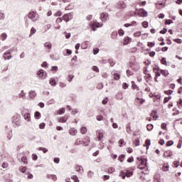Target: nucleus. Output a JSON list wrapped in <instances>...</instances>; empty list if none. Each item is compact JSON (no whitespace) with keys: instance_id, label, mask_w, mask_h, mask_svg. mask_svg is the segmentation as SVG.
I'll list each match as a JSON object with an SVG mask.
<instances>
[{"instance_id":"nucleus-53","label":"nucleus","mask_w":182,"mask_h":182,"mask_svg":"<svg viewBox=\"0 0 182 182\" xmlns=\"http://www.w3.org/2000/svg\"><path fill=\"white\" fill-rule=\"evenodd\" d=\"M155 45H156L155 42H149V43H148V46L149 48H153Z\"/></svg>"},{"instance_id":"nucleus-56","label":"nucleus","mask_w":182,"mask_h":182,"mask_svg":"<svg viewBox=\"0 0 182 182\" xmlns=\"http://www.w3.org/2000/svg\"><path fill=\"white\" fill-rule=\"evenodd\" d=\"M34 33H36V29L33 27L31 29V35H34Z\"/></svg>"},{"instance_id":"nucleus-14","label":"nucleus","mask_w":182,"mask_h":182,"mask_svg":"<svg viewBox=\"0 0 182 182\" xmlns=\"http://www.w3.org/2000/svg\"><path fill=\"white\" fill-rule=\"evenodd\" d=\"M156 8L157 9H161V8H164V6H166V3H161L160 1H158L156 4Z\"/></svg>"},{"instance_id":"nucleus-55","label":"nucleus","mask_w":182,"mask_h":182,"mask_svg":"<svg viewBox=\"0 0 182 182\" xmlns=\"http://www.w3.org/2000/svg\"><path fill=\"white\" fill-rule=\"evenodd\" d=\"M173 165L175 166L176 168L178 167V166H180V161H173Z\"/></svg>"},{"instance_id":"nucleus-11","label":"nucleus","mask_w":182,"mask_h":182,"mask_svg":"<svg viewBox=\"0 0 182 182\" xmlns=\"http://www.w3.org/2000/svg\"><path fill=\"white\" fill-rule=\"evenodd\" d=\"M13 123H15L16 126L19 125V115H15L13 117Z\"/></svg>"},{"instance_id":"nucleus-35","label":"nucleus","mask_w":182,"mask_h":182,"mask_svg":"<svg viewBox=\"0 0 182 182\" xmlns=\"http://www.w3.org/2000/svg\"><path fill=\"white\" fill-rule=\"evenodd\" d=\"M85 140L87 141H85L83 143L84 146H89L90 143V138H87Z\"/></svg>"},{"instance_id":"nucleus-62","label":"nucleus","mask_w":182,"mask_h":182,"mask_svg":"<svg viewBox=\"0 0 182 182\" xmlns=\"http://www.w3.org/2000/svg\"><path fill=\"white\" fill-rule=\"evenodd\" d=\"M127 76H132L133 75V72H132V70H127Z\"/></svg>"},{"instance_id":"nucleus-36","label":"nucleus","mask_w":182,"mask_h":182,"mask_svg":"<svg viewBox=\"0 0 182 182\" xmlns=\"http://www.w3.org/2000/svg\"><path fill=\"white\" fill-rule=\"evenodd\" d=\"M35 119H41V112H36L34 114Z\"/></svg>"},{"instance_id":"nucleus-52","label":"nucleus","mask_w":182,"mask_h":182,"mask_svg":"<svg viewBox=\"0 0 182 182\" xmlns=\"http://www.w3.org/2000/svg\"><path fill=\"white\" fill-rule=\"evenodd\" d=\"M142 26L143 28H147L149 26V22L147 21L142 22Z\"/></svg>"},{"instance_id":"nucleus-54","label":"nucleus","mask_w":182,"mask_h":182,"mask_svg":"<svg viewBox=\"0 0 182 182\" xmlns=\"http://www.w3.org/2000/svg\"><path fill=\"white\" fill-rule=\"evenodd\" d=\"M118 33L119 36H123V35H124V31H123L122 29H119Z\"/></svg>"},{"instance_id":"nucleus-60","label":"nucleus","mask_w":182,"mask_h":182,"mask_svg":"<svg viewBox=\"0 0 182 182\" xmlns=\"http://www.w3.org/2000/svg\"><path fill=\"white\" fill-rule=\"evenodd\" d=\"M171 97H165L164 100V103H167L168 100H171Z\"/></svg>"},{"instance_id":"nucleus-22","label":"nucleus","mask_w":182,"mask_h":182,"mask_svg":"<svg viewBox=\"0 0 182 182\" xmlns=\"http://www.w3.org/2000/svg\"><path fill=\"white\" fill-rule=\"evenodd\" d=\"M65 111L66 109L65 108H61L60 109L57 111L56 114H59V115L65 114Z\"/></svg>"},{"instance_id":"nucleus-26","label":"nucleus","mask_w":182,"mask_h":182,"mask_svg":"<svg viewBox=\"0 0 182 182\" xmlns=\"http://www.w3.org/2000/svg\"><path fill=\"white\" fill-rule=\"evenodd\" d=\"M80 144H83V141L80 139H77L75 142V146H80Z\"/></svg>"},{"instance_id":"nucleus-37","label":"nucleus","mask_w":182,"mask_h":182,"mask_svg":"<svg viewBox=\"0 0 182 182\" xmlns=\"http://www.w3.org/2000/svg\"><path fill=\"white\" fill-rule=\"evenodd\" d=\"M145 144H146L147 150H149V146H150V144H151V141H150V139H146L145 141Z\"/></svg>"},{"instance_id":"nucleus-40","label":"nucleus","mask_w":182,"mask_h":182,"mask_svg":"<svg viewBox=\"0 0 182 182\" xmlns=\"http://www.w3.org/2000/svg\"><path fill=\"white\" fill-rule=\"evenodd\" d=\"M124 157H126V156L124 154H122L119 156V161H121L122 163H123V161H124Z\"/></svg>"},{"instance_id":"nucleus-50","label":"nucleus","mask_w":182,"mask_h":182,"mask_svg":"<svg viewBox=\"0 0 182 182\" xmlns=\"http://www.w3.org/2000/svg\"><path fill=\"white\" fill-rule=\"evenodd\" d=\"M164 93H165V95H170L173 94V90H166V91H164Z\"/></svg>"},{"instance_id":"nucleus-5","label":"nucleus","mask_w":182,"mask_h":182,"mask_svg":"<svg viewBox=\"0 0 182 182\" xmlns=\"http://www.w3.org/2000/svg\"><path fill=\"white\" fill-rule=\"evenodd\" d=\"M100 18L102 22H106V21H107V19H109V14L104 12V13L101 14Z\"/></svg>"},{"instance_id":"nucleus-21","label":"nucleus","mask_w":182,"mask_h":182,"mask_svg":"<svg viewBox=\"0 0 182 182\" xmlns=\"http://www.w3.org/2000/svg\"><path fill=\"white\" fill-rule=\"evenodd\" d=\"M75 170H76V171H78V173H83V166H77L75 167Z\"/></svg>"},{"instance_id":"nucleus-58","label":"nucleus","mask_w":182,"mask_h":182,"mask_svg":"<svg viewBox=\"0 0 182 182\" xmlns=\"http://www.w3.org/2000/svg\"><path fill=\"white\" fill-rule=\"evenodd\" d=\"M79 113V109H75L72 111V114H77Z\"/></svg>"},{"instance_id":"nucleus-45","label":"nucleus","mask_w":182,"mask_h":182,"mask_svg":"<svg viewBox=\"0 0 182 182\" xmlns=\"http://www.w3.org/2000/svg\"><path fill=\"white\" fill-rule=\"evenodd\" d=\"M115 169L113 167H110L108 168V173L109 174H112V173H114Z\"/></svg>"},{"instance_id":"nucleus-3","label":"nucleus","mask_w":182,"mask_h":182,"mask_svg":"<svg viewBox=\"0 0 182 182\" xmlns=\"http://www.w3.org/2000/svg\"><path fill=\"white\" fill-rule=\"evenodd\" d=\"M63 21L65 22H69V21H71V19H73V14L69 13L66 14L63 16Z\"/></svg>"},{"instance_id":"nucleus-34","label":"nucleus","mask_w":182,"mask_h":182,"mask_svg":"<svg viewBox=\"0 0 182 182\" xmlns=\"http://www.w3.org/2000/svg\"><path fill=\"white\" fill-rule=\"evenodd\" d=\"M132 89H136L137 90H139V87H137V85H136V82H134V81L132 82Z\"/></svg>"},{"instance_id":"nucleus-8","label":"nucleus","mask_w":182,"mask_h":182,"mask_svg":"<svg viewBox=\"0 0 182 182\" xmlns=\"http://www.w3.org/2000/svg\"><path fill=\"white\" fill-rule=\"evenodd\" d=\"M117 8H119V9H124L126 8V3L123 1H119L117 4Z\"/></svg>"},{"instance_id":"nucleus-12","label":"nucleus","mask_w":182,"mask_h":182,"mask_svg":"<svg viewBox=\"0 0 182 182\" xmlns=\"http://www.w3.org/2000/svg\"><path fill=\"white\" fill-rule=\"evenodd\" d=\"M69 133H70V136H76L77 134V129H76L75 128H71L69 130Z\"/></svg>"},{"instance_id":"nucleus-16","label":"nucleus","mask_w":182,"mask_h":182,"mask_svg":"<svg viewBox=\"0 0 182 182\" xmlns=\"http://www.w3.org/2000/svg\"><path fill=\"white\" fill-rule=\"evenodd\" d=\"M173 156V151H166L164 153V157H171Z\"/></svg>"},{"instance_id":"nucleus-61","label":"nucleus","mask_w":182,"mask_h":182,"mask_svg":"<svg viewBox=\"0 0 182 182\" xmlns=\"http://www.w3.org/2000/svg\"><path fill=\"white\" fill-rule=\"evenodd\" d=\"M1 166H2L3 168H7L9 164L7 162H4Z\"/></svg>"},{"instance_id":"nucleus-23","label":"nucleus","mask_w":182,"mask_h":182,"mask_svg":"<svg viewBox=\"0 0 182 182\" xmlns=\"http://www.w3.org/2000/svg\"><path fill=\"white\" fill-rule=\"evenodd\" d=\"M44 48H47V49H52V43L50 42H46L44 43Z\"/></svg>"},{"instance_id":"nucleus-15","label":"nucleus","mask_w":182,"mask_h":182,"mask_svg":"<svg viewBox=\"0 0 182 182\" xmlns=\"http://www.w3.org/2000/svg\"><path fill=\"white\" fill-rule=\"evenodd\" d=\"M97 139L100 141L105 137V135L102 133L100 130L97 131Z\"/></svg>"},{"instance_id":"nucleus-42","label":"nucleus","mask_w":182,"mask_h":182,"mask_svg":"<svg viewBox=\"0 0 182 182\" xmlns=\"http://www.w3.org/2000/svg\"><path fill=\"white\" fill-rule=\"evenodd\" d=\"M114 79L115 80H119V79H120V75L119 73H114Z\"/></svg>"},{"instance_id":"nucleus-49","label":"nucleus","mask_w":182,"mask_h":182,"mask_svg":"<svg viewBox=\"0 0 182 182\" xmlns=\"http://www.w3.org/2000/svg\"><path fill=\"white\" fill-rule=\"evenodd\" d=\"M26 174L28 175L27 178H30V179L33 178V175L32 173H29V171H28Z\"/></svg>"},{"instance_id":"nucleus-29","label":"nucleus","mask_w":182,"mask_h":182,"mask_svg":"<svg viewBox=\"0 0 182 182\" xmlns=\"http://www.w3.org/2000/svg\"><path fill=\"white\" fill-rule=\"evenodd\" d=\"M50 85L51 86H56V80L53 78H50Z\"/></svg>"},{"instance_id":"nucleus-13","label":"nucleus","mask_w":182,"mask_h":182,"mask_svg":"<svg viewBox=\"0 0 182 182\" xmlns=\"http://www.w3.org/2000/svg\"><path fill=\"white\" fill-rule=\"evenodd\" d=\"M28 96L30 99H35V97H36V92L35 90H31L28 92Z\"/></svg>"},{"instance_id":"nucleus-4","label":"nucleus","mask_w":182,"mask_h":182,"mask_svg":"<svg viewBox=\"0 0 182 182\" xmlns=\"http://www.w3.org/2000/svg\"><path fill=\"white\" fill-rule=\"evenodd\" d=\"M37 75L41 79H46L48 76V74L43 70H40L39 71H38Z\"/></svg>"},{"instance_id":"nucleus-20","label":"nucleus","mask_w":182,"mask_h":182,"mask_svg":"<svg viewBox=\"0 0 182 182\" xmlns=\"http://www.w3.org/2000/svg\"><path fill=\"white\" fill-rule=\"evenodd\" d=\"M116 98L117 99V100H123V93L122 92L117 93Z\"/></svg>"},{"instance_id":"nucleus-38","label":"nucleus","mask_w":182,"mask_h":182,"mask_svg":"<svg viewBox=\"0 0 182 182\" xmlns=\"http://www.w3.org/2000/svg\"><path fill=\"white\" fill-rule=\"evenodd\" d=\"M38 150L41 151H43V153L44 154L48 153V149L43 148V147H39Z\"/></svg>"},{"instance_id":"nucleus-1","label":"nucleus","mask_w":182,"mask_h":182,"mask_svg":"<svg viewBox=\"0 0 182 182\" xmlns=\"http://www.w3.org/2000/svg\"><path fill=\"white\" fill-rule=\"evenodd\" d=\"M28 18L29 19H31L33 22H36L39 19V15H38V13L36 11H31L28 14Z\"/></svg>"},{"instance_id":"nucleus-18","label":"nucleus","mask_w":182,"mask_h":182,"mask_svg":"<svg viewBox=\"0 0 182 182\" xmlns=\"http://www.w3.org/2000/svg\"><path fill=\"white\" fill-rule=\"evenodd\" d=\"M46 177L47 178H52L53 181H56L58 180L56 175L48 174Z\"/></svg>"},{"instance_id":"nucleus-44","label":"nucleus","mask_w":182,"mask_h":182,"mask_svg":"<svg viewBox=\"0 0 182 182\" xmlns=\"http://www.w3.org/2000/svg\"><path fill=\"white\" fill-rule=\"evenodd\" d=\"M14 134H12V131L11 130L8 134H7V138L9 139V140H11V139H12Z\"/></svg>"},{"instance_id":"nucleus-43","label":"nucleus","mask_w":182,"mask_h":182,"mask_svg":"<svg viewBox=\"0 0 182 182\" xmlns=\"http://www.w3.org/2000/svg\"><path fill=\"white\" fill-rule=\"evenodd\" d=\"M119 147H122L123 144L124 146H125L126 142H124V139H120L119 141Z\"/></svg>"},{"instance_id":"nucleus-63","label":"nucleus","mask_w":182,"mask_h":182,"mask_svg":"<svg viewBox=\"0 0 182 182\" xmlns=\"http://www.w3.org/2000/svg\"><path fill=\"white\" fill-rule=\"evenodd\" d=\"M163 170H164V171H168V166L164 165V166H163Z\"/></svg>"},{"instance_id":"nucleus-57","label":"nucleus","mask_w":182,"mask_h":182,"mask_svg":"<svg viewBox=\"0 0 182 182\" xmlns=\"http://www.w3.org/2000/svg\"><path fill=\"white\" fill-rule=\"evenodd\" d=\"M173 144H174V141H168L166 143V146H173Z\"/></svg>"},{"instance_id":"nucleus-48","label":"nucleus","mask_w":182,"mask_h":182,"mask_svg":"<svg viewBox=\"0 0 182 182\" xmlns=\"http://www.w3.org/2000/svg\"><path fill=\"white\" fill-rule=\"evenodd\" d=\"M141 32L136 31V33H134V36H135V38H139V36H141Z\"/></svg>"},{"instance_id":"nucleus-46","label":"nucleus","mask_w":182,"mask_h":182,"mask_svg":"<svg viewBox=\"0 0 182 182\" xmlns=\"http://www.w3.org/2000/svg\"><path fill=\"white\" fill-rule=\"evenodd\" d=\"M70 9H73V6L72 4H69L65 7V11H70Z\"/></svg>"},{"instance_id":"nucleus-47","label":"nucleus","mask_w":182,"mask_h":182,"mask_svg":"<svg viewBox=\"0 0 182 182\" xmlns=\"http://www.w3.org/2000/svg\"><path fill=\"white\" fill-rule=\"evenodd\" d=\"M126 129H127V133H129V132H131V131H132V128H131V127H130V123H129V124H127Z\"/></svg>"},{"instance_id":"nucleus-19","label":"nucleus","mask_w":182,"mask_h":182,"mask_svg":"<svg viewBox=\"0 0 182 182\" xmlns=\"http://www.w3.org/2000/svg\"><path fill=\"white\" fill-rule=\"evenodd\" d=\"M23 117H24L25 120H27V122H31V114L30 113L24 114Z\"/></svg>"},{"instance_id":"nucleus-27","label":"nucleus","mask_w":182,"mask_h":182,"mask_svg":"<svg viewBox=\"0 0 182 182\" xmlns=\"http://www.w3.org/2000/svg\"><path fill=\"white\" fill-rule=\"evenodd\" d=\"M80 132L82 134H86V133H87V128H86V127H81Z\"/></svg>"},{"instance_id":"nucleus-39","label":"nucleus","mask_w":182,"mask_h":182,"mask_svg":"<svg viewBox=\"0 0 182 182\" xmlns=\"http://www.w3.org/2000/svg\"><path fill=\"white\" fill-rule=\"evenodd\" d=\"M72 180H73L75 182H79V178L76 175H73L71 176Z\"/></svg>"},{"instance_id":"nucleus-6","label":"nucleus","mask_w":182,"mask_h":182,"mask_svg":"<svg viewBox=\"0 0 182 182\" xmlns=\"http://www.w3.org/2000/svg\"><path fill=\"white\" fill-rule=\"evenodd\" d=\"M137 160H139L141 166H144L145 167H147V159L137 157Z\"/></svg>"},{"instance_id":"nucleus-59","label":"nucleus","mask_w":182,"mask_h":182,"mask_svg":"<svg viewBox=\"0 0 182 182\" xmlns=\"http://www.w3.org/2000/svg\"><path fill=\"white\" fill-rule=\"evenodd\" d=\"M92 176H93V172H92L91 171H88V173H87V177H88L89 178H92Z\"/></svg>"},{"instance_id":"nucleus-28","label":"nucleus","mask_w":182,"mask_h":182,"mask_svg":"<svg viewBox=\"0 0 182 182\" xmlns=\"http://www.w3.org/2000/svg\"><path fill=\"white\" fill-rule=\"evenodd\" d=\"M161 75L163 76H168V71L166 70H161Z\"/></svg>"},{"instance_id":"nucleus-25","label":"nucleus","mask_w":182,"mask_h":182,"mask_svg":"<svg viewBox=\"0 0 182 182\" xmlns=\"http://www.w3.org/2000/svg\"><path fill=\"white\" fill-rule=\"evenodd\" d=\"M19 171H21V173H25L26 174L28 172L26 166H21L19 168Z\"/></svg>"},{"instance_id":"nucleus-31","label":"nucleus","mask_w":182,"mask_h":182,"mask_svg":"<svg viewBox=\"0 0 182 182\" xmlns=\"http://www.w3.org/2000/svg\"><path fill=\"white\" fill-rule=\"evenodd\" d=\"M129 42H130V38L129 37H125L124 38V45H128Z\"/></svg>"},{"instance_id":"nucleus-32","label":"nucleus","mask_w":182,"mask_h":182,"mask_svg":"<svg viewBox=\"0 0 182 182\" xmlns=\"http://www.w3.org/2000/svg\"><path fill=\"white\" fill-rule=\"evenodd\" d=\"M6 38H8V35H6V33H3L1 35V41H6Z\"/></svg>"},{"instance_id":"nucleus-10","label":"nucleus","mask_w":182,"mask_h":182,"mask_svg":"<svg viewBox=\"0 0 182 182\" xmlns=\"http://www.w3.org/2000/svg\"><path fill=\"white\" fill-rule=\"evenodd\" d=\"M139 16L145 18L146 16H147V11H146V10L144 9H140L139 11Z\"/></svg>"},{"instance_id":"nucleus-17","label":"nucleus","mask_w":182,"mask_h":182,"mask_svg":"<svg viewBox=\"0 0 182 182\" xmlns=\"http://www.w3.org/2000/svg\"><path fill=\"white\" fill-rule=\"evenodd\" d=\"M156 114H157V112L155 110L152 111L151 113V116L153 117L154 120H157V119H159V115H156Z\"/></svg>"},{"instance_id":"nucleus-7","label":"nucleus","mask_w":182,"mask_h":182,"mask_svg":"<svg viewBox=\"0 0 182 182\" xmlns=\"http://www.w3.org/2000/svg\"><path fill=\"white\" fill-rule=\"evenodd\" d=\"M68 119H69V116L65 115L64 117L58 118V123H66Z\"/></svg>"},{"instance_id":"nucleus-9","label":"nucleus","mask_w":182,"mask_h":182,"mask_svg":"<svg viewBox=\"0 0 182 182\" xmlns=\"http://www.w3.org/2000/svg\"><path fill=\"white\" fill-rule=\"evenodd\" d=\"M4 58L5 59V60H9V59H12V56L11 55H11V51L7 50L6 53H4ZM6 55H8L6 57Z\"/></svg>"},{"instance_id":"nucleus-33","label":"nucleus","mask_w":182,"mask_h":182,"mask_svg":"<svg viewBox=\"0 0 182 182\" xmlns=\"http://www.w3.org/2000/svg\"><path fill=\"white\" fill-rule=\"evenodd\" d=\"M161 63L165 66H167V60H166V58L164 57L161 58Z\"/></svg>"},{"instance_id":"nucleus-51","label":"nucleus","mask_w":182,"mask_h":182,"mask_svg":"<svg viewBox=\"0 0 182 182\" xmlns=\"http://www.w3.org/2000/svg\"><path fill=\"white\" fill-rule=\"evenodd\" d=\"M134 144L135 146H140V140H139V139H135V140L134 141Z\"/></svg>"},{"instance_id":"nucleus-41","label":"nucleus","mask_w":182,"mask_h":182,"mask_svg":"<svg viewBox=\"0 0 182 182\" xmlns=\"http://www.w3.org/2000/svg\"><path fill=\"white\" fill-rule=\"evenodd\" d=\"M146 129L149 132H150V130H153V124H148L146 125Z\"/></svg>"},{"instance_id":"nucleus-24","label":"nucleus","mask_w":182,"mask_h":182,"mask_svg":"<svg viewBox=\"0 0 182 182\" xmlns=\"http://www.w3.org/2000/svg\"><path fill=\"white\" fill-rule=\"evenodd\" d=\"M18 97L20 99H25L26 97V94L23 92V90H21V93L18 95Z\"/></svg>"},{"instance_id":"nucleus-30","label":"nucleus","mask_w":182,"mask_h":182,"mask_svg":"<svg viewBox=\"0 0 182 182\" xmlns=\"http://www.w3.org/2000/svg\"><path fill=\"white\" fill-rule=\"evenodd\" d=\"M112 39H116L117 38V31H113L111 34Z\"/></svg>"},{"instance_id":"nucleus-64","label":"nucleus","mask_w":182,"mask_h":182,"mask_svg":"<svg viewBox=\"0 0 182 182\" xmlns=\"http://www.w3.org/2000/svg\"><path fill=\"white\" fill-rule=\"evenodd\" d=\"M166 25H171V23H173L172 20H166L165 21Z\"/></svg>"},{"instance_id":"nucleus-2","label":"nucleus","mask_w":182,"mask_h":182,"mask_svg":"<svg viewBox=\"0 0 182 182\" xmlns=\"http://www.w3.org/2000/svg\"><path fill=\"white\" fill-rule=\"evenodd\" d=\"M102 26H103V23H100L97 22V21H95L90 23V28L92 31H96V28H102Z\"/></svg>"}]
</instances>
